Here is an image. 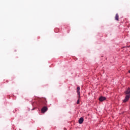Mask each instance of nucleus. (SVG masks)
I'll return each mask as SVG.
<instances>
[{"mask_svg": "<svg viewBox=\"0 0 130 130\" xmlns=\"http://www.w3.org/2000/svg\"><path fill=\"white\" fill-rule=\"evenodd\" d=\"M125 94L126 95L125 97L124 100L123 101V102L124 103H125V102H127L128 101V100L130 98V88H128L127 89V91H125Z\"/></svg>", "mask_w": 130, "mask_h": 130, "instance_id": "f257e3e1", "label": "nucleus"}, {"mask_svg": "<svg viewBox=\"0 0 130 130\" xmlns=\"http://www.w3.org/2000/svg\"><path fill=\"white\" fill-rule=\"evenodd\" d=\"M48 108H47V107H44L42 108L41 112L42 113H44L45 112H46L47 111Z\"/></svg>", "mask_w": 130, "mask_h": 130, "instance_id": "f03ea898", "label": "nucleus"}, {"mask_svg": "<svg viewBox=\"0 0 130 130\" xmlns=\"http://www.w3.org/2000/svg\"><path fill=\"white\" fill-rule=\"evenodd\" d=\"M84 122V118L83 117H81L78 121V122L80 124H82V123Z\"/></svg>", "mask_w": 130, "mask_h": 130, "instance_id": "7ed1b4c3", "label": "nucleus"}, {"mask_svg": "<svg viewBox=\"0 0 130 130\" xmlns=\"http://www.w3.org/2000/svg\"><path fill=\"white\" fill-rule=\"evenodd\" d=\"M106 98L104 96H101L99 98V101L102 102V101H104V100H106Z\"/></svg>", "mask_w": 130, "mask_h": 130, "instance_id": "20e7f679", "label": "nucleus"}, {"mask_svg": "<svg viewBox=\"0 0 130 130\" xmlns=\"http://www.w3.org/2000/svg\"><path fill=\"white\" fill-rule=\"evenodd\" d=\"M77 94L79 96V98H80V87L78 86L77 87Z\"/></svg>", "mask_w": 130, "mask_h": 130, "instance_id": "39448f33", "label": "nucleus"}, {"mask_svg": "<svg viewBox=\"0 0 130 130\" xmlns=\"http://www.w3.org/2000/svg\"><path fill=\"white\" fill-rule=\"evenodd\" d=\"M119 18V16L118 15V14H116V16H115V19L116 21H118Z\"/></svg>", "mask_w": 130, "mask_h": 130, "instance_id": "423d86ee", "label": "nucleus"}, {"mask_svg": "<svg viewBox=\"0 0 130 130\" xmlns=\"http://www.w3.org/2000/svg\"><path fill=\"white\" fill-rule=\"evenodd\" d=\"M80 104V98L78 96V100L77 102V104Z\"/></svg>", "mask_w": 130, "mask_h": 130, "instance_id": "0eeeda50", "label": "nucleus"}, {"mask_svg": "<svg viewBox=\"0 0 130 130\" xmlns=\"http://www.w3.org/2000/svg\"><path fill=\"white\" fill-rule=\"evenodd\" d=\"M127 47L129 48V47H130V46H127Z\"/></svg>", "mask_w": 130, "mask_h": 130, "instance_id": "6e6552de", "label": "nucleus"}]
</instances>
